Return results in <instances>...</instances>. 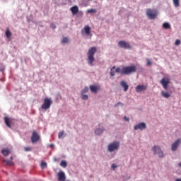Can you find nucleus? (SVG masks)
Masks as SVG:
<instances>
[{
  "label": "nucleus",
  "mask_w": 181,
  "mask_h": 181,
  "mask_svg": "<svg viewBox=\"0 0 181 181\" xmlns=\"http://www.w3.org/2000/svg\"><path fill=\"white\" fill-rule=\"evenodd\" d=\"M97 53V47H92L89 49L88 52V63L90 66H93V63H94V54Z\"/></svg>",
  "instance_id": "1"
},
{
  "label": "nucleus",
  "mask_w": 181,
  "mask_h": 181,
  "mask_svg": "<svg viewBox=\"0 0 181 181\" xmlns=\"http://www.w3.org/2000/svg\"><path fill=\"white\" fill-rule=\"evenodd\" d=\"M135 71H136V66L135 65L124 66L122 69L121 74L128 76L132 74V73H135Z\"/></svg>",
  "instance_id": "2"
},
{
  "label": "nucleus",
  "mask_w": 181,
  "mask_h": 181,
  "mask_svg": "<svg viewBox=\"0 0 181 181\" xmlns=\"http://www.w3.org/2000/svg\"><path fill=\"white\" fill-rule=\"evenodd\" d=\"M109 152H114L115 151H118L119 149V143L118 141H114L110 144L107 146Z\"/></svg>",
  "instance_id": "3"
},
{
  "label": "nucleus",
  "mask_w": 181,
  "mask_h": 181,
  "mask_svg": "<svg viewBox=\"0 0 181 181\" xmlns=\"http://www.w3.org/2000/svg\"><path fill=\"white\" fill-rule=\"evenodd\" d=\"M152 151L153 152L154 155H158V158H163V156H165V154H163V151L158 146H153Z\"/></svg>",
  "instance_id": "4"
},
{
  "label": "nucleus",
  "mask_w": 181,
  "mask_h": 181,
  "mask_svg": "<svg viewBox=\"0 0 181 181\" xmlns=\"http://www.w3.org/2000/svg\"><path fill=\"white\" fill-rule=\"evenodd\" d=\"M146 15L148 19H155L156 16H158V11H156V10L148 8L146 11Z\"/></svg>",
  "instance_id": "5"
},
{
  "label": "nucleus",
  "mask_w": 181,
  "mask_h": 181,
  "mask_svg": "<svg viewBox=\"0 0 181 181\" xmlns=\"http://www.w3.org/2000/svg\"><path fill=\"white\" fill-rule=\"evenodd\" d=\"M52 105V100L49 98H45L44 103L41 106L42 110H49Z\"/></svg>",
  "instance_id": "6"
},
{
  "label": "nucleus",
  "mask_w": 181,
  "mask_h": 181,
  "mask_svg": "<svg viewBox=\"0 0 181 181\" xmlns=\"http://www.w3.org/2000/svg\"><path fill=\"white\" fill-rule=\"evenodd\" d=\"M40 141V136L37 134V131H33L31 136V142L35 144V142H39Z\"/></svg>",
  "instance_id": "7"
},
{
  "label": "nucleus",
  "mask_w": 181,
  "mask_h": 181,
  "mask_svg": "<svg viewBox=\"0 0 181 181\" xmlns=\"http://www.w3.org/2000/svg\"><path fill=\"white\" fill-rule=\"evenodd\" d=\"M160 83L164 90H168V86H169L170 83V79H169V78H163Z\"/></svg>",
  "instance_id": "8"
},
{
  "label": "nucleus",
  "mask_w": 181,
  "mask_h": 181,
  "mask_svg": "<svg viewBox=\"0 0 181 181\" xmlns=\"http://www.w3.org/2000/svg\"><path fill=\"white\" fill-rule=\"evenodd\" d=\"M118 46H119L122 49H132V46L129 42L126 41H119L118 42Z\"/></svg>",
  "instance_id": "9"
},
{
  "label": "nucleus",
  "mask_w": 181,
  "mask_h": 181,
  "mask_svg": "<svg viewBox=\"0 0 181 181\" xmlns=\"http://www.w3.org/2000/svg\"><path fill=\"white\" fill-rule=\"evenodd\" d=\"M181 143V139H178L177 140H176L171 146V149L173 152H175V151L177 150V148H179V145H180Z\"/></svg>",
  "instance_id": "10"
},
{
  "label": "nucleus",
  "mask_w": 181,
  "mask_h": 181,
  "mask_svg": "<svg viewBox=\"0 0 181 181\" xmlns=\"http://www.w3.org/2000/svg\"><path fill=\"white\" fill-rule=\"evenodd\" d=\"M90 30H91V28H90V26L86 25L81 30V33H82V35H87V36H88L91 34Z\"/></svg>",
  "instance_id": "11"
},
{
  "label": "nucleus",
  "mask_w": 181,
  "mask_h": 181,
  "mask_svg": "<svg viewBox=\"0 0 181 181\" xmlns=\"http://www.w3.org/2000/svg\"><path fill=\"white\" fill-rule=\"evenodd\" d=\"M146 129V124H145L144 122H141L137 125L134 126L135 131H137V129H141V131H142V129Z\"/></svg>",
  "instance_id": "12"
},
{
  "label": "nucleus",
  "mask_w": 181,
  "mask_h": 181,
  "mask_svg": "<svg viewBox=\"0 0 181 181\" xmlns=\"http://www.w3.org/2000/svg\"><path fill=\"white\" fill-rule=\"evenodd\" d=\"M148 88L147 86L145 85H139L136 87V93H142V91H145Z\"/></svg>",
  "instance_id": "13"
},
{
  "label": "nucleus",
  "mask_w": 181,
  "mask_h": 181,
  "mask_svg": "<svg viewBox=\"0 0 181 181\" xmlns=\"http://www.w3.org/2000/svg\"><path fill=\"white\" fill-rule=\"evenodd\" d=\"M101 88L100 86H95L93 85L90 86V90L92 93H94L95 94H97L98 93V90Z\"/></svg>",
  "instance_id": "14"
},
{
  "label": "nucleus",
  "mask_w": 181,
  "mask_h": 181,
  "mask_svg": "<svg viewBox=\"0 0 181 181\" xmlns=\"http://www.w3.org/2000/svg\"><path fill=\"white\" fill-rule=\"evenodd\" d=\"M58 180L59 181H66V174H64V172L59 171L58 173Z\"/></svg>",
  "instance_id": "15"
},
{
  "label": "nucleus",
  "mask_w": 181,
  "mask_h": 181,
  "mask_svg": "<svg viewBox=\"0 0 181 181\" xmlns=\"http://www.w3.org/2000/svg\"><path fill=\"white\" fill-rule=\"evenodd\" d=\"M70 11L72 13V15H76V13H78V6H74L70 8Z\"/></svg>",
  "instance_id": "16"
},
{
  "label": "nucleus",
  "mask_w": 181,
  "mask_h": 181,
  "mask_svg": "<svg viewBox=\"0 0 181 181\" xmlns=\"http://www.w3.org/2000/svg\"><path fill=\"white\" fill-rule=\"evenodd\" d=\"M120 86L123 87L124 91H128V88H129V86L128 84H127V82L125 81H122L120 83Z\"/></svg>",
  "instance_id": "17"
},
{
  "label": "nucleus",
  "mask_w": 181,
  "mask_h": 181,
  "mask_svg": "<svg viewBox=\"0 0 181 181\" xmlns=\"http://www.w3.org/2000/svg\"><path fill=\"white\" fill-rule=\"evenodd\" d=\"M11 160H4V163H6V165H8V166H13V163L12 162V159H13V157L11 156L10 158Z\"/></svg>",
  "instance_id": "18"
},
{
  "label": "nucleus",
  "mask_w": 181,
  "mask_h": 181,
  "mask_svg": "<svg viewBox=\"0 0 181 181\" xmlns=\"http://www.w3.org/2000/svg\"><path fill=\"white\" fill-rule=\"evenodd\" d=\"M161 95L164 98H170L171 97V94L169 92H165V91H161Z\"/></svg>",
  "instance_id": "19"
},
{
  "label": "nucleus",
  "mask_w": 181,
  "mask_h": 181,
  "mask_svg": "<svg viewBox=\"0 0 181 181\" xmlns=\"http://www.w3.org/2000/svg\"><path fill=\"white\" fill-rule=\"evenodd\" d=\"M1 153H3L4 156H8V155L11 153V151L8 148H3L1 150Z\"/></svg>",
  "instance_id": "20"
},
{
  "label": "nucleus",
  "mask_w": 181,
  "mask_h": 181,
  "mask_svg": "<svg viewBox=\"0 0 181 181\" xmlns=\"http://www.w3.org/2000/svg\"><path fill=\"white\" fill-rule=\"evenodd\" d=\"M4 122L8 128H11V120L8 119V117H4Z\"/></svg>",
  "instance_id": "21"
},
{
  "label": "nucleus",
  "mask_w": 181,
  "mask_h": 181,
  "mask_svg": "<svg viewBox=\"0 0 181 181\" xmlns=\"http://www.w3.org/2000/svg\"><path fill=\"white\" fill-rule=\"evenodd\" d=\"M6 36L7 39H8L9 40H11V36H12V33L11 32V30H9V29H6Z\"/></svg>",
  "instance_id": "22"
},
{
  "label": "nucleus",
  "mask_w": 181,
  "mask_h": 181,
  "mask_svg": "<svg viewBox=\"0 0 181 181\" xmlns=\"http://www.w3.org/2000/svg\"><path fill=\"white\" fill-rule=\"evenodd\" d=\"M103 132H104V129H96L95 130V135H100L103 134Z\"/></svg>",
  "instance_id": "23"
},
{
  "label": "nucleus",
  "mask_w": 181,
  "mask_h": 181,
  "mask_svg": "<svg viewBox=\"0 0 181 181\" xmlns=\"http://www.w3.org/2000/svg\"><path fill=\"white\" fill-rule=\"evenodd\" d=\"M173 1L175 8H178V6H180V0H173Z\"/></svg>",
  "instance_id": "24"
},
{
  "label": "nucleus",
  "mask_w": 181,
  "mask_h": 181,
  "mask_svg": "<svg viewBox=\"0 0 181 181\" xmlns=\"http://www.w3.org/2000/svg\"><path fill=\"white\" fill-rule=\"evenodd\" d=\"M163 28L164 29H170V24H169L168 23H164L163 24Z\"/></svg>",
  "instance_id": "25"
},
{
  "label": "nucleus",
  "mask_w": 181,
  "mask_h": 181,
  "mask_svg": "<svg viewBox=\"0 0 181 181\" xmlns=\"http://www.w3.org/2000/svg\"><path fill=\"white\" fill-rule=\"evenodd\" d=\"M115 70V66H112V68L110 69V76L111 77H114L115 76V72L114 71Z\"/></svg>",
  "instance_id": "26"
},
{
  "label": "nucleus",
  "mask_w": 181,
  "mask_h": 181,
  "mask_svg": "<svg viewBox=\"0 0 181 181\" xmlns=\"http://www.w3.org/2000/svg\"><path fill=\"white\" fill-rule=\"evenodd\" d=\"M60 166H62V168H67V162L62 160L60 163Z\"/></svg>",
  "instance_id": "27"
},
{
  "label": "nucleus",
  "mask_w": 181,
  "mask_h": 181,
  "mask_svg": "<svg viewBox=\"0 0 181 181\" xmlns=\"http://www.w3.org/2000/svg\"><path fill=\"white\" fill-rule=\"evenodd\" d=\"M45 168H47V163H46V162H45V161H42L41 163V168L45 169Z\"/></svg>",
  "instance_id": "28"
},
{
  "label": "nucleus",
  "mask_w": 181,
  "mask_h": 181,
  "mask_svg": "<svg viewBox=\"0 0 181 181\" xmlns=\"http://www.w3.org/2000/svg\"><path fill=\"white\" fill-rule=\"evenodd\" d=\"M64 135V131L60 132L58 134L59 139H62Z\"/></svg>",
  "instance_id": "29"
},
{
  "label": "nucleus",
  "mask_w": 181,
  "mask_h": 181,
  "mask_svg": "<svg viewBox=\"0 0 181 181\" xmlns=\"http://www.w3.org/2000/svg\"><path fill=\"white\" fill-rule=\"evenodd\" d=\"M62 43H69V38L67 37H64L62 40Z\"/></svg>",
  "instance_id": "30"
},
{
  "label": "nucleus",
  "mask_w": 181,
  "mask_h": 181,
  "mask_svg": "<svg viewBox=\"0 0 181 181\" xmlns=\"http://www.w3.org/2000/svg\"><path fill=\"white\" fill-rule=\"evenodd\" d=\"M95 12H97V11H95V9H93V8L88 9V10L87 11V13H95Z\"/></svg>",
  "instance_id": "31"
},
{
  "label": "nucleus",
  "mask_w": 181,
  "mask_h": 181,
  "mask_svg": "<svg viewBox=\"0 0 181 181\" xmlns=\"http://www.w3.org/2000/svg\"><path fill=\"white\" fill-rule=\"evenodd\" d=\"M81 98L82 100H88V95L82 93Z\"/></svg>",
  "instance_id": "32"
},
{
  "label": "nucleus",
  "mask_w": 181,
  "mask_h": 181,
  "mask_svg": "<svg viewBox=\"0 0 181 181\" xmlns=\"http://www.w3.org/2000/svg\"><path fill=\"white\" fill-rule=\"evenodd\" d=\"M119 105H122L124 106V104L121 102H118L117 104L115 105V107L117 108V107H118Z\"/></svg>",
  "instance_id": "33"
},
{
  "label": "nucleus",
  "mask_w": 181,
  "mask_h": 181,
  "mask_svg": "<svg viewBox=\"0 0 181 181\" xmlns=\"http://www.w3.org/2000/svg\"><path fill=\"white\" fill-rule=\"evenodd\" d=\"M115 71H116V73H120V74H121V71H122V69H121V68H119V67H117V68H116Z\"/></svg>",
  "instance_id": "34"
},
{
  "label": "nucleus",
  "mask_w": 181,
  "mask_h": 181,
  "mask_svg": "<svg viewBox=\"0 0 181 181\" xmlns=\"http://www.w3.org/2000/svg\"><path fill=\"white\" fill-rule=\"evenodd\" d=\"M88 88L87 87L84 88V89L82 90V94H84V93H88Z\"/></svg>",
  "instance_id": "35"
},
{
  "label": "nucleus",
  "mask_w": 181,
  "mask_h": 181,
  "mask_svg": "<svg viewBox=\"0 0 181 181\" xmlns=\"http://www.w3.org/2000/svg\"><path fill=\"white\" fill-rule=\"evenodd\" d=\"M179 45H180V40H176L175 46H179Z\"/></svg>",
  "instance_id": "36"
},
{
  "label": "nucleus",
  "mask_w": 181,
  "mask_h": 181,
  "mask_svg": "<svg viewBox=\"0 0 181 181\" xmlns=\"http://www.w3.org/2000/svg\"><path fill=\"white\" fill-rule=\"evenodd\" d=\"M152 62L149 60V59H147V66H151Z\"/></svg>",
  "instance_id": "37"
},
{
  "label": "nucleus",
  "mask_w": 181,
  "mask_h": 181,
  "mask_svg": "<svg viewBox=\"0 0 181 181\" xmlns=\"http://www.w3.org/2000/svg\"><path fill=\"white\" fill-rule=\"evenodd\" d=\"M25 152H29V151H30V148H29V147H25Z\"/></svg>",
  "instance_id": "38"
},
{
  "label": "nucleus",
  "mask_w": 181,
  "mask_h": 181,
  "mask_svg": "<svg viewBox=\"0 0 181 181\" xmlns=\"http://www.w3.org/2000/svg\"><path fill=\"white\" fill-rule=\"evenodd\" d=\"M112 168L113 170L117 169V165L115 164H112Z\"/></svg>",
  "instance_id": "39"
},
{
  "label": "nucleus",
  "mask_w": 181,
  "mask_h": 181,
  "mask_svg": "<svg viewBox=\"0 0 181 181\" xmlns=\"http://www.w3.org/2000/svg\"><path fill=\"white\" fill-rule=\"evenodd\" d=\"M51 28H52V29H56V25L54 24H51Z\"/></svg>",
  "instance_id": "40"
},
{
  "label": "nucleus",
  "mask_w": 181,
  "mask_h": 181,
  "mask_svg": "<svg viewBox=\"0 0 181 181\" xmlns=\"http://www.w3.org/2000/svg\"><path fill=\"white\" fill-rule=\"evenodd\" d=\"M124 119L125 121H129V118L127 117V116H125V117H124Z\"/></svg>",
  "instance_id": "41"
},
{
  "label": "nucleus",
  "mask_w": 181,
  "mask_h": 181,
  "mask_svg": "<svg viewBox=\"0 0 181 181\" xmlns=\"http://www.w3.org/2000/svg\"><path fill=\"white\" fill-rule=\"evenodd\" d=\"M49 146H50V148H54V144H50Z\"/></svg>",
  "instance_id": "42"
},
{
  "label": "nucleus",
  "mask_w": 181,
  "mask_h": 181,
  "mask_svg": "<svg viewBox=\"0 0 181 181\" xmlns=\"http://www.w3.org/2000/svg\"><path fill=\"white\" fill-rule=\"evenodd\" d=\"M175 181H181V178H178V179L175 180Z\"/></svg>",
  "instance_id": "43"
},
{
  "label": "nucleus",
  "mask_w": 181,
  "mask_h": 181,
  "mask_svg": "<svg viewBox=\"0 0 181 181\" xmlns=\"http://www.w3.org/2000/svg\"><path fill=\"white\" fill-rule=\"evenodd\" d=\"M178 166H180V168H181V162L179 163Z\"/></svg>",
  "instance_id": "44"
},
{
  "label": "nucleus",
  "mask_w": 181,
  "mask_h": 181,
  "mask_svg": "<svg viewBox=\"0 0 181 181\" xmlns=\"http://www.w3.org/2000/svg\"><path fill=\"white\" fill-rule=\"evenodd\" d=\"M81 15L83 16V12H80Z\"/></svg>",
  "instance_id": "45"
}]
</instances>
